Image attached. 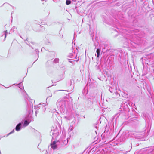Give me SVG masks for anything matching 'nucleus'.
Here are the masks:
<instances>
[{
    "label": "nucleus",
    "instance_id": "1",
    "mask_svg": "<svg viewBox=\"0 0 154 154\" xmlns=\"http://www.w3.org/2000/svg\"><path fill=\"white\" fill-rule=\"evenodd\" d=\"M56 142L54 141L52 142V143L51 144V147L54 149H55L57 148V146L56 145Z\"/></svg>",
    "mask_w": 154,
    "mask_h": 154
},
{
    "label": "nucleus",
    "instance_id": "2",
    "mask_svg": "<svg viewBox=\"0 0 154 154\" xmlns=\"http://www.w3.org/2000/svg\"><path fill=\"white\" fill-rule=\"evenodd\" d=\"M21 124L20 123L18 124L16 126L15 129L17 131H18L20 130V126Z\"/></svg>",
    "mask_w": 154,
    "mask_h": 154
},
{
    "label": "nucleus",
    "instance_id": "3",
    "mask_svg": "<svg viewBox=\"0 0 154 154\" xmlns=\"http://www.w3.org/2000/svg\"><path fill=\"white\" fill-rule=\"evenodd\" d=\"M100 49H97V50L96 52L97 54V57L98 58L99 57L100 53Z\"/></svg>",
    "mask_w": 154,
    "mask_h": 154
},
{
    "label": "nucleus",
    "instance_id": "4",
    "mask_svg": "<svg viewBox=\"0 0 154 154\" xmlns=\"http://www.w3.org/2000/svg\"><path fill=\"white\" fill-rule=\"evenodd\" d=\"M29 124V123L27 120H25L24 122V125L25 126H27Z\"/></svg>",
    "mask_w": 154,
    "mask_h": 154
},
{
    "label": "nucleus",
    "instance_id": "5",
    "mask_svg": "<svg viewBox=\"0 0 154 154\" xmlns=\"http://www.w3.org/2000/svg\"><path fill=\"white\" fill-rule=\"evenodd\" d=\"M71 3V1L70 0H66V4L67 5H69Z\"/></svg>",
    "mask_w": 154,
    "mask_h": 154
},
{
    "label": "nucleus",
    "instance_id": "6",
    "mask_svg": "<svg viewBox=\"0 0 154 154\" xmlns=\"http://www.w3.org/2000/svg\"><path fill=\"white\" fill-rule=\"evenodd\" d=\"M7 34V31H6L5 32V39L6 38Z\"/></svg>",
    "mask_w": 154,
    "mask_h": 154
},
{
    "label": "nucleus",
    "instance_id": "7",
    "mask_svg": "<svg viewBox=\"0 0 154 154\" xmlns=\"http://www.w3.org/2000/svg\"><path fill=\"white\" fill-rule=\"evenodd\" d=\"M14 130L10 132V133H9L8 134V135H9V134H11V133H14Z\"/></svg>",
    "mask_w": 154,
    "mask_h": 154
}]
</instances>
